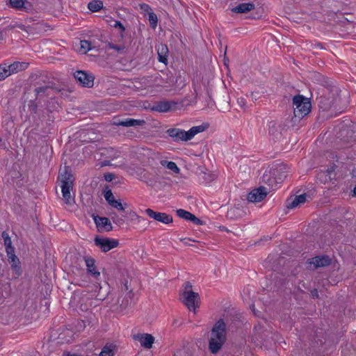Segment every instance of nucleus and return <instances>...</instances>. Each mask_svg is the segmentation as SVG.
<instances>
[{
  "label": "nucleus",
  "mask_w": 356,
  "mask_h": 356,
  "mask_svg": "<svg viewBox=\"0 0 356 356\" xmlns=\"http://www.w3.org/2000/svg\"><path fill=\"white\" fill-rule=\"evenodd\" d=\"M226 326L225 322L220 319L213 325L209 343V348L212 353H218L226 341Z\"/></svg>",
  "instance_id": "obj_1"
},
{
  "label": "nucleus",
  "mask_w": 356,
  "mask_h": 356,
  "mask_svg": "<svg viewBox=\"0 0 356 356\" xmlns=\"http://www.w3.org/2000/svg\"><path fill=\"white\" fill-rule=\"evenodd\" d=\"M204 130V126L199 125L191 127L187 131L178 128H171L167 130V134L170 137L173 138L175 142H186L191 140L195 135Z\"/></svg>",
  "instance_id": "obj_2"
},
{
  "label": "nucleus",
  "mask_w": 356,
  "mask_h": 356,
  "mask_svg": "<svg viewBox=\"0 0 356 356\" xmlns=\"http://www.w3.org/2000/svg\"><path fill=\"white\" fill-rule=\"evenodd\" d=\"M295 117L301 119L311 111V103L309 99L302 95H296L293 98Z\"/></svg>",
  "instance_id": "obj_3"
},
{
  "label": "nucleus",
  "mask_w": 356,
  "mask_h": 356,
  "mask_svg": "<svg viewBox=\"0 0 356 356\" xmlns=\"http://www.w3.org/2000/svg\"><path fill=\"white\" fill-rule=\"evenodd\" d=\"M183 302L190 310H195L197 307L199 294L193 291H184L182 293Z\"/></svg>",
  "instance_id": "obj_4"
},
{
  "label": "nucleus",
  "mask_w": 356,
  "mask_h": 356,
  "mask_svg": "<svg viewBox=\"0 0 356 356\" xmlns=\"http://www.w3.org/2000/svg\"><path fill=\"white\" fill-rule=\"evenodd\" d=\"M74 78L83 87L92 88L94 85L95 77L92 73L76 71L74 73Z\"/></svg>",
  "instance_id": "obj_5"
},
{
  "label": "nucleus",
  "mask_w": 356,
  "mask_h": 356,
  "mask_svg": "<svg viewBox=\"0 0 356 356\" xmlns=\"http://www.w3.org/2000/svg\"><path fill=\"white\" fill-rule=\"evenodd\" d=\"M35 92L36 100L39 104H42V102L45 103L47 99H50V97H54V90L52 88L45 86L36 88Z\"/></svg>",
  "instance_id": "obj_6"
},
{
  "label": "nucleus",
  "mask_w": 356,
  "mask_h": 356,
  "mask_svg": "<svg viewBox=\"0 0 356 356\" xmlns=\"http://www.w3.org/2000/svg\"><path fill=\"white\" fill-rule=\"evenodd\" d=\"M95 243L98 246L103 252H106L111 249L118 245V241L115 239H110L107 238H95Z\"/></svg>",
  "instance_id": "obj_7"
},
{
  "label": "nucleus",
  "mask_w": 356,
  "mask_h": 356,
  "mask_svg": "<svg viewBox=\"0 0 356 356\" xmlns=\"http://www.w3.org/2000/svg\"><path fill=\"white\" fill-rule=\"evenodd\" d=\"M331 261L332 260L330 257L327 255H321L309 259L307 263L310 266L309 268H312V266H313L314 268H317L328 266L330 265Z\"/></svg>",
  "instance_id": "obj_8"
},
{
  "label": "nucleus",
  "mask_w": 356,
  "mask_h": 356,
  "mask_svg": "<svg viewBox=\"0 0 356 356\" xmlns=\"http://www.w3.org/2000/svg\"><path fill=\"white\" fill-rule=\"evenodd\" d=\"M145 213L149 218L164 224H170L173 220L172 216L165 213L156 212L151 209H147Z\"/></svg>",
  "instance_id": "obj_9"
},
{
  "label": "nucleus",
  "mask_w": 356,
  "mask_h": 356,
  "mask_svg": "<svg viewBox=\"0 0 356 356\" xmlns=\"http://www.w3.org/2000/svg\"><path fill=\"white\" fill-rule=\"evenodd\" d=\"M133 339L135 341H139L140 343V346L143 348H146V349L151 348L152 347V344L154 342V337L152 334H147V333H145V334L138 333V334H134L133 336Z\"/></svg>",
  "instance_id": "obj_10"
},
{
  "label": "nucleus",
  "mask_w": 356,
  "mask_h": 356,
  "mask_svg": "<svg viewBox=\"0 0 356 356\" xmlns=\"http://www.w3.org/2000/svg\"><path fill=\"white\" fill-rule=\"evenodd\" d=\"M267 195V189L260 186L250 192L248 195V200L251 202H259L263 200Z\"/></svg>",
  "instance_id": "obj_11"
},
{
  "label": "nucleus",
  "mask_w": 356,
  "mask_h": 356,
  "mask_svg": "<svg viewBox=\"0 0 356 356\" xmlns=\"http://www.w3.org/2000/svg\"><path fill=\"white\" fill-rule=\"evenodd\" d=\"M176 213L177 215L181 218H183L186 220H190L195 225H202V221L189 211H187L182 209H179L177 210Z\"/></svg>",
  "instance_id": "obj_12"
},
{
  "label": "nucleus",
  "mask_w": 356,
  "mask_h": 356,
  "mask_svg": "<svg viewBox=\"0 0 356 356\" xmlns=\"http://www.w3.org/2000/svg\"><path fill=\"white\" fill-rule=\"evenodd\" d=\"M94 221L98 229L104 231H111L112 229V225L108 218L95 216Z\"/></svg>",
  "instance_id": "obj_13"
},
{
  "label": "nucleus",
  "mask_w": 356,
  "mask_h": 356,
  "mask_svg": "<svg viewBox=\"0 0 356 356\" xmlns=\"http://www.w3.org/2000/svg\"><path fill=\"white\" fill-rule=\"evenodd\" d=\"M29 66V63L26 62H14L12 64L7 65L6 70L9 73V76L14 73L26 70Z\"/></svg>",
  "instance_id": "obj_14"
},
{
  "label": "nucleus",
  "mask_w": 356,
  "mask_h": 356,
  "mask_svg": "<svg viewBox=\"0 0 356 356\" xmlns=\"http://www.w3.org/2000/svg\"><path fill=\"white\" fill-rule=\"evenodd\" d=\"M9 6L14 9L26 12L31 8V5L25 0H9Z\"/></svg>",
  "instance_id": "obj_15"
},
{
  "label": "nucleus",
  "mask_w": 356,
  "mask_h": 356,
  "mask_svg": "<svg viewBox=\"0 0 356 356\" xmlns=\"http://www.w3.org/2000/svg\"><path fill=\"white\" fill-rule=\"evenodd\" d=\"M87 271L94 277L97 278L100 276V273L96 270L95 261L94 259L88 257H84Z\"/></svg>",
  "instance_id": "obj_16"
},
{
  "label": "nucleus",
  "mask_w": 356,
  "mask_h": 356,
  "mask_svg": "<svg viewBox=\"0 0 356 356\" xmlns=\"http://www.w3.org/2000/svg\"><path fill=\"white\" fill-rule=\"evenodd\" d=\"M254 4L252 3H242L232 9V11L236 13H246L254 10Z\"/></svg>",
  "instance_id": "obj_17"
},
{
  "label": "nucleus",
  "mask_w": 356,
  "mask_h": 356,
  "mask_svg": "<svg viewBox=\"0 0 356 356\" xmlns=\"http://www.w3.org/2000/svg\"><path fill=\"white\" fill-rule=\"evenodd\" d=\"M159 61L166 64L168 61V48L166 44H161L157 47Z\"/></svg>",
  "instance_id": "obj_18"
},
{
  "label": "nucleus",
  "mask_w": 356,
  "mask_h": 356,
  "mask_svg": "<svg viewBox=\"0 0 356 356\" xmlns=\"http://www.w3.org/2000/svg\"><path fill=\"white\" fill-rule=\"evenodd\" d=\"M6 252L8 256V261L11 268L15 269L19 267V260L15 254V248H10V250H7Z\"/></svg>",
  "instance_id": "obj_19"
},
{
  "label": "nucleus",
  "mask_w": 356,
  "mask_h": 356,
  "mask_svg": "<svg viewBox=\"0 0 356 356\" xmlns=\"http://www.w3.org/2000/svg\"><path fill=\"white\" fill-rule=\"evenodd\" d=\"M145 123L143 120H135L127 118L122 120H119L116 124L120 126L129 127H136L140 126Z\"/></svg>",
  "instance_id": "obj_20"
},
{
  "label": "nucleus",
  "mask_w": 356,
  "mask_h": 356,
  "mask_svg": "<svg viewBox=\"0 0 356 356\" xmlns=\"http://www.w3.org/2000/svg\"><path fill=\"white\" fill-rule=\"evenodd\" d=\"M63 197L66 203L70 204L73 201V198L70 195V190L72 188V185H70V182H65L64 184L60 185Z\"/></svg>",
  "instance_id": "obj_21"
},
{
  "label": "nucleus",
  "mask_w": 356,
  "mask_h": 356,
  "mask_svg": "<svg viewBox=\"0 0 356 356\" xmlns=\"http://www.w3.org/2000/svg\"><path fill=\"white\" fill-rule=\"evenodd\" d=\"M175 103L168 101H162L158 102L153 108L154 110L159 112H167L170 110Z\"/></svg>",
  "instance_id": "obj_22"
},
{
  "label": "nucleus",
  "mask_w": 356,
  "mask_h": 356,
  "mask_svg": "<svg viewBox=\"0 0 356 356\" xmlns=\"http://www.w3.org/2000/svg\"><path fill=\"white\" fill-rule=\"evenodd\" d=\"M307 200V195L305 194H302L298 196H296L291 202H289L287 207L289 209H294L302 204H304Z\"/></svg>",
  "instance_id": "obj_23"
},
{
  "label": "nucleus",
  "mask_w": 356,
  "mask_h": 356,
  "mask_svg": "<svg viewBox=\"0 0 356 356\" xmlns=\"http://www.w3.org/2000/svg\"><path fill=\"white\" fill-rule=\"evenodd\" d=\"M116 346L113 343H107L102 349L99 356H114Z\"/></svg>",
  "instance_id": "obj_24"
},
{
  "label": "nucleus",
  "mask_w": 356,
  "mask_h": 356,
  "mask_svg": "<svg viewBox=\"0 0 356 356\" xmlns=\"http://www.w3.org/2000/svg\"><path fill=\"white\" fill-rule=\"evenodd\" d=\"M161 165L168 170H172L175 173H179L180 169L178 168L177 165L173 161H168L166 160L161 161Z\"/></svg>",
  "instance_id": "obj_25"
},
{
  "label": "nucleus",
  "mask_w": 356,
  "mask_h": 356,
  "mask_svg": "<svg viewBox=\"0 0 356 356\" xmlns=\"http://www.w3.org/2000/svg\"><path fill=\"white\" fill-rule=\"evenodd\" d=\"M103 7V3L101 1L99 0H94L90 1L88 5V8L92 12H97L102 9Z\"/></svg>",
  "instance_id": "obj_26"
},
{
  "label": "nucleus",
  "mask_w": 356,
  "mask_h": 356,
  "mask_svg": "<svg viewBox=\"0 0 356 356\" xmlns=\"http://www.w3.org/2000/svg\"><path fill=\"white\" fill-rule=\"evenodd\" d=\"M92 49V45L90 42L88 40H81L80 41V48H79V52L83 54H86L87 52H88L90 50Z\"/></svg>",
  "instance_id": "obj_27"
},
{
  "label": "nucleus",
  "mask_w": 356,
  "mask_h": 356,
  "mask_svg": "<svg viewBox=\"0 0 356 356\" xmlns=\"http://www.w3.org/2000/svg\"><path fill=\"white\" fill-rule=\"evenodd\" d=\"M1 238L3 240V244L6 247V250H10V248H14L12 245V241L7 232L3 231L1 233Z\"/></svg>",
  "instance_id": "obj_28"
},
{
  "label": "nucleus",
  "mask_w": 356,
  "mask_h": 356,
  "mask_svg": "<svg viewBox=\"0 0 356 356\" xmlns=\"http://www.w3.org/2000/svg\"><path fill=\"white\" fill-rule=\"evenodd\" d=\"M46 102L47 104L45 105V108L48 111L52 112L58 108V104L54 97H50V99H47Z\"/></svg>",
  "instance_id": "obj_29"
},
{
  "label": "nucleus",
  "mask_w": 356,
  "mask_h": 356,
  "mask_svg": "<svg viewBox=\"0 0 356 356\" xmlns=\"http://www.w3.org/2000/svg\"><path fill=\"white\" fill-rule=\"evenodd\" d=\"M72 176L68 172L67 170L64 172V173H61L59 175V179L60 180L61 184H64L65 182H70V185H72Z\"/></svg>",
  "instance_id": "obj_30"
},
{
  "label": "nucleus",
  "mask_w": 356,
  "mask_h": 356,
  "mask_svg": "<svg viewBox=\"0 0 356 356\" xmlns=\"http://www.w3.org/2000/svg\"><path fill=\"white\" fill-rule=\"evenodd\" d=\"M7 64L0 65V81L5 79L9 76V73L6 70Z\"/></svg>",
  "instance_id": "obj_31"
},
{
  "label": "nucleus",
  "mask_w": 356,
  "mask_h": 356,
  "mask_svg": "<svg viewBox=\"0 0 356 356\" xmlns=\"http://www.w3.org/2000/svg\"><path fill=\"white\" fill-rule=\"evenodd\" d=\"M148 15L149 24L154 29L156 26L158 22L157 16L152 12L149 13Z\"/></svg>",
  "instance_id": "obj_32"
},
{
  "label": "nucleus",
  "mask_w": 356,
  "mask_h": 356,
  "mask_svg": "<svg viewBox=\"0 0 356 356\" xmlns=\"http://www.w3.org/2000/svg\"><path fill=\"white\" fill-rule=\"evenodd\" d=\"M111 206L119 211H124L127 204H122L120 201L115 200L111 203Z\"/></svg>",
  "instance_id": "obj_33"
},
{
  "label": "nucleus",
  "mask_w": 356,
  "mask_h": 356,
  "mask_svg": "<svg viewBox=\"0 0 356 356\" xmlns=\"http://www.w3.org/2000/svg\"><path fill=\"white\" fill-rule=\"evenodd\" d=\"M106 152L108 154H110L108 156V158H110L111 159H116L120 156V152L112 147L107 149Z\"/></svg>",
  "instance_id": "obj_34"
},
{
  "label": "nucleus",
  "mask_w": 356,
  "mask_h": 356,
  "mask_svg": "<svg viewBox=\"0 0 356 356\" xmlns=\"http://www.w3.org/2000/svg\"><path fill=\"white\" fill-rule=\"evenodd\" d=\"M10 29H15V28H19L21 30H23V31H25L26 32H28V29L29 28V26H24V24H19L17 22H15L14 24H10L8 26Z\"/></svg>",
  "instance_id": "obj_35"
},
{
  "label": "nucleus",
  "mask_w": 356,
  "mask_h": 356,
  "mask_svg": "<svg viewBox=\"0 0 356 356\" xmlns=\"http://www.w3.org/2000/svg\"><path fill=\"white\" fill-rule=\"evenodd\" d=\"M104 197L110 205L115 200L113 194L110 190L104 193Z\"/></svg>",
  "instance_id": "obj_36"
},
{
  "label": "nucleus",
  "mask_w": 356,
  "mask_h": 356,
  "mask_svg": "<svg viewBox=\"0 0 356 356\" xmlns=\"http://www.w3.org/2000/svg\"><path fill=\"white\" fill-rule=\"evenodd\" d=\"M108 46L110 49H114V50L117 51L118 52L123 51L124 49V45H116V44H115L113 43H111V42H109L108 44Z\"/></svg>",
  "instance_id": "obj_37"
},
{
  "label": "nucleus",
  "mask_w": 356,
  "mask_h": 356,
  "mask_svg": "<svg viewBox=\"0 0 356 356\" xmlns=\"http://www.w3.org/2000/svg\"><path fill=\"white\" fill-rule=\"evenodd\" d=\"M111 26L114 28L120 29L122 33L125 31L124 25L120 21L113 20V24H111Z\"/></svg>",
  "instance_id": "obj_38"
},
{
  "label": "nucleus",
  "mask_w": 356,
  "mask_h": 356,
  "mask_svg": "<svg viewBox=\"0 0 356 356\" xmlns=\"http://www.w3.org/2000/svg\"><path fill=\"white\" fill-rule=\"evenodd\" d=\"M180 241L185 245H191L189 243V241H192L191 238H180Z\"/></svg>",
  "instance_id": "obj_39"
},
{
  "label": "nucleus",
  "mask_w": 356,
  "mask_h": 356,
  "mask_svg": "<svg viewBox=\"0 0 356 356\" xmlns=\"http://www.w3.org/2000/svg\"><path fill=\"white\" fill-rule=\"evenodd\" d=\"M140 8L145 11H149V10H151L149 6L146 3H143L140 5Z\"/></svg>",
  "instance_id": "obj_40"
},
{
  "label": "nucleus",
  "mask_w": 356,
  "mask_h": 356,
  "mask_svg": "<svg viewBox=\"0 0 356 356\" xmlns=\"http://www.w3.org/2000/svg\"><path fill=\"white\" fill-rule=\"evenodd\" d=\"M238 103L241 106V108H243L245 106V100L243 98L238 99Z\"/></svg>",
  "instance_id": "obj_41"
},
{
  "label": "nucleus",
  "mask_w": 356,
  "mask_h": 356,
  "mask_svg": "<svg viewBox=\"0 0 356 356\" xmlns=\"http://www.w3.org/2000/svg\"><path fill=\"white\" fill-rule=\"evenodd\" d=\"M105 179L108 181H111L113 179V175L112 174L105 175Z\"/></svg>",
  "instance_id": "obj_42"
},
{
  "label": "nucleus",
  "mask_w": 356,
  "mask_h": 356,
  "mask_svg": "<svg viewBox=\"0 0 356 356\" xmlns=\"http://www.w3.org/2000/svg\"><path fill=\"white\" fill-rule=\"evenodd\" d=\"M185 291H192V285L189 282L185 284Z\"/></svg>",
  "instance_id": "obj_43"
},
{
  "label": "nucleus",
  "mask_w": 356,
  "mask_h": 356,
  "mask_svg": "<svg viewBox=\"0 0 356 356\" xmlns=\"http://www.w3.org/2000/svg\"><path fill=\"white\" fill-rule=\"evenodd\" d=\"M183 350L179 349L174 353V356H182Z\"/></svg>",
  "instance_id": "obj_44"
},
{
  "label": "nucleus",
  "mask_w": 356,
  "mask_h": 356,
  "mask_svg": "<svg viewBox=\"0 0 356 356\" xmlns=\"http://www.w3.org/2000/svg\"><path fill=\"white\" fill-rule=\"evenodd\" d=\"M312 296H313V298H318V291L316 289L312 291Z\"/></svg>",
  "instance_id": "obj_45"
},
{
  "label": "nucleus",
  "mask_w": 356,
  "mask_h": 356,
  "mask_svg": "<svg viewBox=\"0 0 356 356\" xmlns=\"http://www.w3.org/2000/svg\"><path fill=\"white\" fill-rule=\"evenodd\" d=\"M3 39V36L2 32L0 31V40H2Z\"/></svg>",
  "instance_id": "obj_46"
},
{
  "label": "nucleus",
  "mask_w": 356,
  "mask_h": 356,
  "mask_svg": "<svg viewBox=\"0 0 356 356\" xmlns=\"http://www.w3.org/2000/svg\"><path fill=\"white\" fill-rule=\"evenodd\" d=\"M353 192L354 195L356 196V186L354 187Z\"/></svg>",
  "instance_id": "obj_47"
},
{
  "label": "nucleus",
  "mask_w": 356,
  "mask_h": 356,
  "mask_svg": "<svg viewBox=\"0 0 356 356\" xmlns=\"http://www.w3.org/2000/svg\"><path fill=\"white\" fill-rule=\"evenodd\" d=\"M134 216H136L137 218H139L140 217L135 213H134Z\"/></svg>",
  "instance_id": "obj_48"
},
{
  "label": "nucleus",
  "mask_w": 356,
  "mask_h": 356,
  "mask_svg": "<svg viewBox=\"0 0 356 356\" xmlns=\"http://www.w3.org/2000/svg\"><path fill=\"white\" fill-rule=\"evenodd\" d=\"M1 140H2V139H1V138L0 137V143L1 142Z\"/></svg>",
  "instance_id": "obj_49"
}]
</instances>
